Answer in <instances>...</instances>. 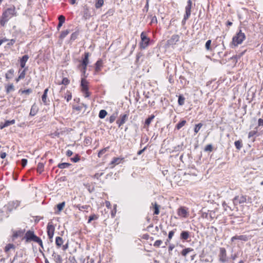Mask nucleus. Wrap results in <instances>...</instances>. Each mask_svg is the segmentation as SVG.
<instances>
[{"label":"nucleus","mask_w":263,"mask_h":263,"mask_svg":"<svg viewBox=\"0 0 263 263\" xmlns=\"http://www.w3.org/2000/svg\"><path fill=\"white\" fill-rule=\"evenodd\" d=\"M69 83V80L67 78H64L62 81L61 84L67 85Z\"/></svg>","instance_id":"09e8293b"},{"label":"nucleus","mask_w":263,"mask_h":263,"mask_svg":"<svg viewBox=\"0 0 263 263\" xmlns=\"http://www.w3.org/2000/svg\"><path fill=\"white\" fill-rule=\"evenodd\" d=\"M155 118V116L152 115L150 117H149L148 118H147L145 121V125H146L147 126H149V125L152 122V120Z\"/></svg>","instance_id":"bb28decb"},{"label":"nucleus","mask_w":263,"mask_h":263,"mask_svg":"<svg viewBox=\"0 0 263 263\" xmlns=\"http://www.w3.org/2000/svg\"><path fill=\"white\" fill-rule=\"evenodd\" d=\"M102 66V60H98L95 64V70L97 72L101 70V67Z\"/></svg>","instance_id":"b1692460"},{"label":"nucleus","mask_w":263,"mask_h":263,"mask_svg":"<svg viewBox=\"0 0 263 263\" xmlns=\"http://www.w3.org/2000/svg\"><path fill=\"white\" fill-rule=\"evenodd\" d=\"M20 205V201L18 200L11 201L8 203L7 205V210L9 212H12L14 209H16Z\"/></svg>","instance_id":"20e7f679"},{"label":"nucleus","mask_w":263,"mask_h":263,"mask_svg":"<svg viewBox=\"0 0 263 263\" xmlns=\"http://www.w3.org/2000/svg\"><path fill=\"white\" fill-rule=\"evenodd\" d=\"M123 159V158H114L113 160L111 162V164H119L121 161Z\"/></svg>","instance_id":"473e14b6"},{"label":"nucleus","mask_w":263,"mask_h":263,"mask_svg":"<svg viewBox=\"0 0 263 263\" xmlns=\"http://www.w3.org/2000/svg\"><path fill=\"white\" fill-rule=\"evenodd\" d=\"M97 219V216L95 215H91L89 217L88 222H90L92 220Z\"/></svg>","instance_id":"6e6d98bb"},{"label":"nucleus","mask_w":263,"mask_h":263,"mask_svg":"<svg viewBox=\"0 0 263 263\" xmlns=\"http://www.w3.org/2000/svg\"><path fill=\"white\" fill-rule=\"evenodd\" d=\"M70 165L71 164L70 163L64 162V163H59L58 165V166L60 168L63 169V168L68 167L69 166H70Z\"/></svg>","instance_id":"2f4dec72"},{"label":"nucleus","mask_w":263,"mask_h":263,"mask_svg":"<svg viewBox=\"0 0 263 263\" xmlns=\"http://www.w3.org/2000/svg\"><path fill=\"white\" fill-rule=\"evenodd\" d=\"M247 199L246 196H241L239 197L238 196H236L233 199V203L234 205H237L238 204L245 203Z\"/></svg>","instance_id":"39448f33"},{"label":"nucleus","mask_w":263,"mask_h":263,"mask_svg":"<svg viewBox=\"0 0 263 263\" xmlns=\"http://www.w3.org/2000/svg\"><path fill=\"white\" fill-rule=\"evenodd\" d=\"M77 208L80 211H82L83 210L87 209L89 207L88 205H78L77 206Z\"/></svg>","instance_id":"de8ad7c7"},{"label":"nucleus","mask_w":263,"mask_h":263,"mask_svg":"<svg viewBox=\"0 0 263 263\" xmlns=\"http://www.w3.org/2000/svg\"><path fill=\"white\" fill-rule=\"evenodd\" d=\"M213 150V146L211 144H208L207 145L205 148H204V151H206V152H211Z\"/></svg>","instance_id":"49530a36"},{"label":"nucleus","mask_w":263,"mask_h":263,"mask_svg":"<svg viewBox=\"0 0 263 263\" xmlns=\"http://www.w3.org/2000/svg\"><path fill=\"white\" fill-rule=\"evenodd\" d=\"M186 123V121L185 120H182L181 121V122H180L179 123H178L177 125H176V128L179 130L180 129L181 127H182Z\"/></svg>","instance_id":"e433bc0d"},{"label":"nucleus","mask_w":263,"mask_h":263,"mask_svg":"<svg viewBox=\"0 0 263 263\" xmlns=\"http://www.w3.org/2000/svg\"><path fill=\"white\" fill-rule=\"evenodd\" d=\"M78 35H79L78 32L76 31V32L72 33L71 35L70 40L72 41L75 40L77 38Z\"/></svg>","instance_id":"79ce46f5"},{"label":"nucleus","mask_w":263,"mask_h":263,"mask_svg":"<svg viewBox=\"0 0 263 263\" xmlns=\"http://www.w3.org/2000/svg\"><path fill=\"white\" fill-rule=\"evenodd\" d=\"M27 68H25L18 76V79H24L25 77V72Z\"/></svg>","instance_id":"3c124183"},{"label":"nucleus","mask_w":263,"mask_h":263,"mask_svg":"<svg viewBox=\"0 0 263 263\" xmlns=\"http://www.w3.org/2000/svg\"><path fill=\"white\" fill-rule=\"evenodd\" d=\"M84 77V78H82L81 86L82 87V90L86 89H88L87 87V81L86 80Z\"/></svg>","instance_id":"aec40b11"},{"label":"nucleus","mask_w":263,"mask_h":263,"mask_svg":"<svg viewBox=\"0 0 263 263\" xmlns=\"http://www.w3.org/2000/svg\"><path fill=\"white\" fill-rule=\"evenodd\" d=\"M87 65H84L82 64H80L79 65V68L81 69V71L82 72V74L84 76V77L86 78L87 76L86 75V68Z\"/></svg>","instance_id":"4be33fe9"},{"label":"nucleus","mask_w":263,"mask_h":263,"mask_svg":"<svg viewBox=\"0 0 263 263\" xmlns=\"http://www.w3.org/2000/svg\"><path fill=\"white\" fill-rule=\"evenodd\" d=\"M141 41L140 43V46L141 49H145L149 43V39L147 37L144 32H142L141 34Z\"/></svg>","instance_id":"7ed1b4c3"},{"label":"nucleus","mask_w":263,"mask_h":263,"mask_svg":"<svg viewBox=\"0 0 263 263\" xmlns=\"http://www.w3.org/2000/svg\"><path fill=\"white\" fill-rule=\"evenodd\" d=\"M44 164L43 163H39L37 166V171L40 174L44 171Z\"/></svg>","instance_id":"a878e982"},{"label":"nucleus","mask_w":263,"mask_h":263,"mask_svg":"<svg viewBox=\"0 0 263 263\" xmlns=\"http://www.w3.org/2000/svg\"><path fill=\"white\" fill-rule=\"evenodd\" d=\"M14 73V70L12 69H11L8 71V72L6 73V78L7 80H9L12 78Z\"/></svg>","instance_id":"5701e85b"},{"label":"nucleus","mask_w":263,"mask_h":263,"mask_svg":"<svg viewBox=\"0 0 263 263\" xmlns=\"http://www.w3.org/2000/svg\"><path fill=\"white\" fill-rule=\"evenodd\" d=\"M22 165L23 167H25L27 163V160L26 159H23L21 161Z\"/></svg>","instance_id":"bf43d9fd"},{"label":"nucleus","mask_w":263,"mask_h":263,"mask_svg":"<svg viewBox=\"0 0 263 263\" xmlns=\"http://www.w3.org/2000/svg\"><path fill=\"white\" fill-rule=\"evenodd\" d=\"M116 119V115L114 114L109 117V121L110 123H111L115 121Z\"/></svg>","instance_id":"603ef678"},{"label":"nucleus","mask_w":263,"mask_h":263,"mask_svg":"<svg viewBox=\"0 0 263 263\" xmlns=\"http://www.w3.org/2000/svg\"><path fill=\"white\" fill-rule=\"evenodd\" d=\"M193 251V249H192V248H185L184 249H183L182 252H181V254L184 256H186V255Z\"/></svg>","instance_id":"c85d7f7f"},{"label":"nucleus","mask_w":263,"mask_h":263,"mask_svg":"<svg viewBox=\"0 0 263 263\" xmlns=\"http://www.w3.org/2000/svg\"><path fill=\"white\" fill-rule=\"evenodd\" d=\"M55 243L58 247H60L62 246L63 243V240L61 237H57L55 238Z\"/></svg>","instance_id":"393cba45"},{"label":"nucleus","mask_w":263,"mask_h":263,"mask_svg":"<svg viewBox=\"0 0 263 263\" xmlns=\"http://www.w3.org/2000/svg\"><path fill=\"white\" fill-rule=\"evenodd\" d=\"M258 126H263V119H259L258 120Z\"/></svg>","instance_id":"e2e57ef3"},{"label":"nucleus","mask_w":263,"mask_h":263,"mask_svg":"<svg viewBox=\"0 0 263 263\" xmlns=\"http://www.w3.org/2000/svg\"><path fill=\"white\" fill-rule=\"evenodd\" d=\"M65 205V202H62L57 205V208L58 210V211L60 212H61L64 208V207Z\"/></svg>","instance_id":"ea45409f"},{"label":"nucleus","mask_w":263,"mask_h":263,"mask_svg":"<svg viewBox=\"0 0 263 263\" xmlns=\"http://www.w3.org/2000/svg\"><path fill=\"white\" fill-rule=\"evenodd\" d=\"M65 99H66V100L67 102L69 101L71 98H72V96L71 94H69V95H68L66 97H65Z\"/></svg>","instance_id":"0e129e2a"},{"label":"nucleus","mask_w":263,"mask_h":263,"mask_svg":"<svg viewBox=\"0 0 263 263\" xmlns=\"http://www.w3.org/2000/svg\"><path fill=\"white\" fill-rule=\"evenodd\" d=\"M152 206L153 208L154 209V214L155 215H158L159 214V208L160 205L157 204V203H152Z\"/></svg>","instance_id":"6ab92c4d"},{"label":"nucleus","mask_w":263,"mask_h":263,"mask_svg":"<svg viewBox=\"0 0 263 263\" xmlns=\"http://www.w3.org/2000/svg\"><path fill=\"white\" fill-rule=\"evenodd\" d=\"M235 146L238 150H240L242 147V141L237 140L234 142Z\"/></svg>","instance_id":"7c9ffc66"},{"label":"nucleus","mask_w":263,"mask_h":263,"mask_svg":"<svg viewBox=\"0 0 263 263\" xmlns=\"http://www.w3.org/2000/svg\"><path fill=\"white\" fill-rule=\"evenodd\" d=\"M174 234V231H170L168 233V238L169 240H171Z\"/></svg>","instance_id":"052dcab7"},{"label":"nucleus","mask_w":263,"mask_h":263,"mask_svg":"<svg viewBox=\"0 0 263 263\" xmlns=\"http://www.w3.org/2000/svg\"><path fill=\"white\" fill-rule=\"evenodd\" d=\"M190 236L189 232L187 231H182L180 234V238L183 240H187Z\"/></svg>","instance_id":"a211bd4d"},{"label":"nucleus","mask_w":263,"mask_h":263,"mask_svg":"<svg viewBox=\"0 0 263 263\" xmlns=\"http://www.w3.org/2000/svg\"><path fill=\"white\" fill-rule=\"evenodd\" d=\"M89 52H85L84 53V58L82 60V63L81 64L87 65L89 63Z\"/></svg>","instance_id":"dca6fc26"},{"label":"nucleus","mask_w":263,"mask_h":263,"mask_svg":"<svg viewBox=\"0 0 263 263\" xmlns=\"http://www.w3.org/2000/svg\"><path fill=\"white\" fill-rule=\"evenodd\" d=\"M187 212L186 210L184 208H180L178 210V214L180 216H182L183 217H186L187 216Z\"/></svg>","instance_id":"4468645a"},{"label":"nucleus","mask_w":263,"mask_h":263,"mask_svg":"<svg viewBox=\"0 0 263 263\" xmlns=\"http://www.w3.org/2000/svg\"><path fill=\"white\" fill-rule=\"evenodd\" d=\"M162 243V241L161 240H157L155 242L154 246L156 247H159Z\"/></svg>","instance_id":"5fc2aeb1"},{"label":"nucleus","mask_w":263,"mask_h":263,"mask_svg":"<svg viewBox=\"0 0 263 263\" xmlns=\"http://www.w3.org/2000/svg\"><path fill=\"white\" fill-rule=\"evenodd\" d=\"M70 31L69 29H67L66 30L62 31L60 36V38L61 40L63 39L70 33Z\"/></svg>","instance_id":"c756f323"},{"label":"nucleus","mask_w":263,"mask_h":263,"mask_svg":"<svg viewBox=\"0 0 263 263\" xmlns=\"http://www.w3.org/2000/svg\"><path fill=\"white\" fill-rule=\"evenodd\" d=\"M15 120H7L5 122L4 124L1 123L0 125V128L3 129L4 128L7 127L10 125H12L14 124Z\"/></svg>","instance_id":"ddd939ff"},{"label":"nucleus","mask_w":263,"mask_h":263,"mask_svg":"<svg viewBox=\"0 0 263 263\" xmlns=\"http://www.w3.org/2000/svg\"><path fill=\"white\" fill-rule=\"evenodd\" d=\"M211 44V41L210 40H208L205 43V47L207 50L210 49V46Z\"/></svg>","instance_id":"8fccbe9b"},{"label":"nucleus","mask_w":263,"mask_h":263,"mask_svg":"<svg viewBox=\"0 0 263 263\" xmlns=\"http://www.w3.org/2000/svg\"><path fill=\"white\" fill-rule=\"evenodd\" d=\"M29 57L28 55H24L22 57L20 60V65L22 68H24L26 65V63L28 61Z\"/></svg>","instance_id":"2eb2a0df"},{"label":"nucleus","mask_w":263,"mask_h":263,"mask_svg":"<svg viewBox=\"0 0 263 263\" xmlns=\"http://www.w3.org/2000/svg\"><path fill=\"white\" fill-rule=\"evenodd\" d=\"M14 86L12 84H11L7 86L6 91H7V93H9V92L14 90Z\"/></svg>","instance_id":"c03bdc74"},{"label":"nucleus","mask_w":263,"mask_h":263,"mask_svg":"<svg viewBox=\"0 0 263 263\" xmlns=\"http://www.w3.org/2000/svg\"><path fill=\"white\" fill-rule=\"evenodd\" d=\"M71 160L73 162H77L80 160V156L77 154L74 157L71 158Z\"/></svg>","instance_id":"a18cd8bd"},{"label":"nucleus","mask_w":263,"mask_h":263,"mask_svg":"<svg viewBox=\"0 0 263 263\" xmlns=\"http://www.w3.org/2000/svg\"><path fill=\"white\" fill-rule=\"evenodd\" d=\"M185 98L182 96H179L178 103L179 105H183L184 104Z\"/></svg>","instance_id":"58836bf2"},{"label":"nucleus","mask_w":263,"mask_h":263,"mask_svg":"<svg viewBox=\"0 0 263 263\" xmlns=\"http://www.w3.org/2000/svg\"><path fill=\"white\" fill-rule=\"evenodd\" d=\"M47 234L48 237L50 239L53 238L54 232V227L51 223V222H49L47 225Z\"/></svg>","instance_id":"423d86ee"},{"label":"nucleus","mask_w":263,"mask_h":263,"mask_svg":"<svg viewBox=\"0 0 263 263\" xmlns=\"http://www.w3.org/2000/svg\"><path fill=\"white\" fill-rule=\"evenodd\" d=\"M219 260L222 262H226L227 261L226 250L224 248L220 249V253L219 255Z\"/></svg>","instance_id":"6e6552de"},{"label":"nucleus","mask_w":263,"mask_h":263,"mask_svg":"<svg viewBox=\"0 0 263 263\" xmlns=\"http://www.w3.org/2000/svg\"><path fill=\"white\" fill-rule=\"evenodd\" d=\"M107 111L105 110L102 109L100 111L99 117L101 119H103L107 115Z\"/></svg>","instance_id":"f704fd0d"},{"label":"nucleus","mask_w":263,"mask_h":263,"mask_svg":"<svg viewBox=\"0 0 263 263\" xmlns=\"http://www.w3.org/2000/svg\"><path fill=\"white\" fill-rule=\"evenodd\" d=\"M24 232V231L23 230H19L18 231L15 232L13 234V238H16L18 237L21 236L23 234Z\"/></svg>","instance_id":"cd10ccee"},{"label":"nucleus","mask_w":263,"mask_h":263,"mask_svg":"<svg viewBox=\"0 0 263 263\" xmlns=\"http://www.w3.org/2000/svg\"><path fill=\"white\" fill-rule=\"evenodd\" d=\"M245 38V33L240 30L236 35L233 37L232 43L234 46H237L238 44H241Z\"/></svg>","instance_id":"f03ea898"},{"label":"nucleus","mask_w":263,"mask_h":263,"mask_svg":"<svg viewBox=\"0 0 263 263\" xmlns=\"http://www.w3.org/2000/svg\"><path fill=\"white\" fill-rule=\"evenodd\" d=\"M17 15V12L14 6L7 8L3 13L0 24L5 26V24L13 16Z\"/></svg>","instance_id":"f257e3e1"},{"label":"nucleus","mask_w":263,"mask_h":263,"mask_svg":"<svg viewBox=\"0 0 263 263\" xmlns=\"http://www.w3.org/2000/svg\"><path fill=\"white\" fill-rule=\"evenodd\" d=\"M249 237L247 235H239V236H235L231 238V241L233 242L235 240H240L244 241H247L249 240Z\"/></svg>","instance_id":"1a4fd4ad"},{"label":"nucleus","mask_w":263,"mask_h":263,"mask_svg":"<svg viewBox=\"0 0 263 263\" xmlns=\"http://www.w3.org/2000/svg\"><path fill=\"white\" fill-rule=\"evenodd\" d=\"M35 235H34V232L31 231H28L26 232L25 236V238L26 240V241H31Z\"/></svg>","instance_id":"9b49d317"},{"label":"nucleus","mask_w":263,"mask_h":263,"mask_svg":"<svg viewBox=\"0 0 263 263\" xmlns=\"http://www.w3.org/2000/svg\"><path fill=\"white\" fill-rule=\"evenodd\" d=\"M37 112V108L35 104L33 105L31 107L29 115L31 116H35Z\"/></svg>","instance_id":"412c9836"},{"label":"nucleus","mask_w":263,"mask_h":263,"mask_svg":"<svg viewBox=\"0 0 263 263\" xmlns=\"http://www.w3.org/2000/svg\"><path fill=\"white\" fill-rule=\"evenodd\" d=\"M59 24L57 26L58 30H59L61 26L63 25V23L65 22V18L63 15H60L59 16Z\"/></svg>","instance_id":"f3484780"},{"label":"nucleus","mask_w":263,"mask_h":263,"mask_svg":"<svg viewBox=\"0 0 263 263\" xmlns=\"http://www.w3.org/2000/svg\"><path fill=\"white\" fill-rule=\"evenodd\" d=\"M106 151V148L102 149L98 153V157H101L103 154H104Z\"/></svg>","instance_id":"13d9d810"},{"label":"nucleus","mask_w":263,"mask_h":263,"mask_svg":"<svg viewBox=\"0 0 263 263\" xmlns=\"http://www.w3.org/2000/svg\"><path fill=\"white\" fill-rule=\"evenodd\" d=\"M31 90L30 89H28L26 90H24L22 91V93H26V94H29L30 92H31Z\"/></svg>","instance_id":"69168bd1"},{"label":"nucleus","mask_w":263,"mask_h":263,"mask_svg":"<svg viewBox=\"0 0 263 263\" xmlns=\"http://www.w3.org/2000/svg\"><path fill=\"white\" fill-rule=\"evenodd\" d=\"M15 42V39H11L10 42L8 43V45H12Z\"/></svg>","instance_id":"338daca9"},{"label":"nucleus","mask_w":263,"mask_h":263,"mask_svg":"<svg viewBox=\"0 0 263 263\" xmlns=\"http://www.w3.org/2000/svg\"><path fill=\"white\" fill-rule=\"evenodd\" d=\"M47 95L45 94H43L42 97V100L44 103L45 105L48 104V101H47Z\"/></svg>","instance_id":"37998d69"},{"label":"nucleus","mask_w":263,"mask_h":263,"mask_svg":"<svg viewBox=\"0 0 263 263\" xmlns=\"http://www.w3.org/2000/svg\"><path fill=\"white\" fill-rule=\"evenodd\" d=\"M68 247H69V245H68V242H67L66 244H65L64 245H63L62 246L63 250L65 251L66 250H67L68 248Z\"/></svg>","instance_id":"680f3d73"},{"label":"nucleus","mask_w":263,"mask_h":263,"mask_svg":"<svg viewBox=\"0 0 263 263\" xmlns=\"http://www.w3.org/2000/svg\"><path fill=\"white\" fill-rule=\"evenodd\" d=\"M256 133L257 132L255 130L250 131L248 134V138H251L252 137L255 135L256 134Z\"/></svg>","instance_id":"4d7b16f0"},{"label":"nucleus","mask_w":263,"mask_h":263,"mask_svg":"<svg viewBox=\"0 0 263 263\" xmlns=\"http://www.w3.org/2000/svg\"><path fill=\"white\" fill-rule=\"evenodd\" d=\"M104 4L103 0H97V2L95 4V6L96 8H100Z\"/></svg>","instance_id":"4c0bfd02"},{"label":"nucleus","mask_w":263,"mask_h":263,"mask_svg":"<svg viewBox=\"0 0 263 263\" xmlns=\"http://www.w3.org/2000/svg\"><path fill=\"white\" fill-rule=\"evenodd\" d=\"M179 40V36L177 34H174L172 37L167 40V45L172 46L175 45Z\"/></svg>","instance_id":"0eeeda50"},{"label":"nucleus","mask_w":263,"mask_h":263,"mask_svg":"<svg viewBox=\"0 0 263 263\" xmlns=\"http://www.w3.org/2000/svg\"><path fill=\"white\" fill-rule=\"evenodd\" d=\"M82 91L84 93V96L85 98H87L90 96L89 92L88 91V89L82 90Z\"/></svg>","instance_id":"864d4df0"},{"label":"nucleus","mask_w":263,"mask_h":263,"mask_svg":"<svg viewBox=\"0 0 263 263\" xmlns=\"http://www.w3.org/2000/svg\"><path fill=\"white\" fill-rule=\"evenodd\" d=\"M15 248V246L14 245L11 243L8 244L5 248V251L6 252H8L10 249Z\"/></svg>","instance_id":"c9c22d12"},{"label":"nucleus","mask_w":263,"mask_h":263,"mask_svg":"<svg viewBox=\"0 0 263 263\" xmlns=\"http://www.w3.org/2000/svg\"><path fill=\"white\" fill-rule=\"evenodd\" d=\"M32 240L34 241V242H36L38 243L41 247H43L42 241L37 236L35 235V236L34 237V238H33V239Z\"/></svg>","instance_id":"72a5a7b5"},{"label":"nucleus","mask_w":263,"mask_h":263,"mask_svg":"<svg viewBox=\"0 0 263 263\" xmlns=\"http://www.w3.org/2000/svg\"><path fill=\"white\" fill-rule=\"evenodd\" d=\"M128 116L126 114H124L121 116V119L117 121V123L118 124L119 126H121L122 125L125 123V122L127 120Z\"/></svg>","instance_id":"f8f14e48"},{"label":"nucleus","mask_w":263,"mask_h":263,"mask_svg":"<svg viewBox=\"0 0 263 263\" xmlns=\"http://www.w3.org/2000/svg\"><path fill=\"white\" fill-rule=\"evenodd\" d=\"M192 5V2L191 0H189L187 3V5L185 7V13L184 15H186V18L189 17L191 15V8Z\"/></svg>","instance_id":"9d476101"},{"label":"nucleus","mask_w":263,"mask_h":263,"mask_svg":"<svg viewBox=\"0 0 263 263\" xmlns=\"http://www.w3.org/2000/svg\"><path fill=\"white\" fill-rule=\"evenodd\" d=\"M202 125H203V124L201 123H198V124H196L194 128V132L197 134L199 132L200 129L201 128Z\"/></svg>","instance_id":"a19ab883"},{"label":"nucleus","mask_w":263,"mask_h":263,"mask_svg":"<svg viewBox=\"0 0 263 263\" xmlns=\"http://www.w3.org/2000/svg\"><path fill=\"white\" fill-rule=\"evenodd\" d=\"M72 154H73L72 152L70 150H68L66 152V155L68 157L71 156L72 155Z\"/></svg>","instance_id":"774afa93"}]
</instances>
